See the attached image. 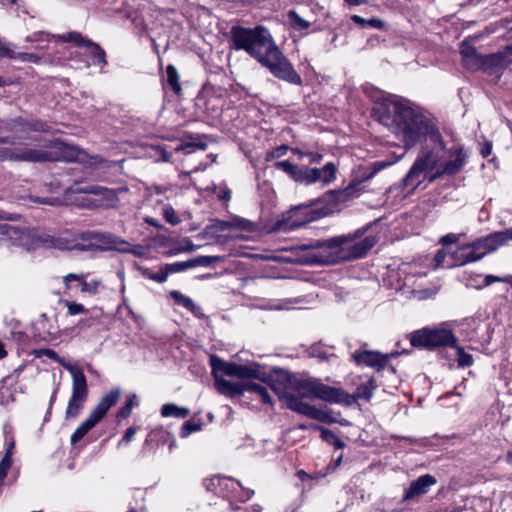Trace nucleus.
<instances>
[{"label": "nucleus", "instance_id": "1", "mask_svg": "<svg viewBox=\"0 0 512 512\" xmlns=\"http://www.w3.org/2000/svg\"><path fill=\"white\" fill-rule=\"evenodd\" d=\"M380 121L410 148L417 143L423 146L411 168L401 181L409 193L422 183L457 174L465 165L467 155L461 147H446L437 127L424 115L407 104L388 100L383 105Z\"/></svg>", "mask_w": 512, "mask_h": 512}, {"label": "nucleus", "instance_id": "2", "mask_svg": "<svg viewBox=\"0 0 512 512\" xmlns=\"http://www.w3.org/2000/svg\"><path fill=\"white\" fill-rule=\"evenodd\" d=\"M7 129L13 133L11 141L8 138H0V160L46 162L67 161L79 162L87 167H97L104 162L99 155H89L76 146L66 144L60 140H51L43 146L32 145L22 140H34L28 136L29 131H43L42 123H27L21 119L13 120Z\"/></svg>", "mask_w": 512, "mask_h": 512}, {"label": "nucleus", "instance_id": "3", "mask_svg": "<svg viewBox=\"0 0 512 512\" xmlns=\"http://www.w3.org/2000/svg\"><path fill=\"white\" fill-rule=\"evenodd\" d=\"M231 42L235 50H244L277 78L300 85L302 80L289 60L282 54L270 32L262 26L253 29L233 27Z\"/></svg>", "mask_w": 512, "mask_h": 512}, {"label": "nucleus", "instance_id": "4", "mask_svg": "<svg viewBox=\"0 0 512 512\" xmlns=\"http://www.w3.org/2000/svg\"><path fill=\"white\" fill-rule=\"evenodd\" d=\"M210 364L215 387L219 393L235 397L251 392L256 394L262 403H272L268 388L254 381L259 378V371L255 367L227 362L217 356L210 357Z\"/></svg>", "mask_w": 512, "mask_h": 512}, {"label": "nucleus", "instance_id": "5", "mask_svg": "<svg viewBox=\"0 0 512 512\" xmlns=\"http://www.w3.org/2000/svg\"><path fill=\"white\" fill-rule=\"evenodd\" d=\"M376 239L372 236L354 242L351 236H340L326 242H317L314 246L328 251V255L318 259L322 263H335L363 257L374 245Z\"/></svg>", "mask_w": 512, "mask_h": 512}, {"label": "nucleus", "instance_id": "6", "mask_svg": "<svg viewBox=\"0 0 512 512\" xmlns=\"http://www.w3.org/2000/svg\"><path fill=\"white\" fill-rule=\"evenodd\" d=\"M16 245L24 247L27 250L36 249L38 247L56 248L60 250L83 249V247L79 246L74 240H70L67 234L59 238H54L42 234L38 230L25 227H23Z\"/></svg>", "mask_w": 512, "mask_h": 512}, {"label": "nucleus", "instance_id": "7", "mask_svg": "<svg viewBox=\"0 0 512 512\" xmlns=\"http://www.w3.org/2000/svg\"><path fill=\"white\" fill-rule=\"evenodd\" d=\"M479 248L480 240L476 239L470 243L460 245L452 252L446 249L439 250L435 256L436 265L443 268H452L475 262L480 258Z\"/></svg>", "mask_w": 512, "mask_h": 512}, {"label": "nucleus", "instance_id": "8", "mask_svg": "<svg viewBox=\"0 0 512 512\" xmlns=\"http://www.w3.org/2000/svg\"><path fill=\"white\" fill-rule=\"evenodd\" d=\"M410 342L414 347L435 348L455 346L456 338L446 325L426 327L411 334Z\"/></svg>", "mask_w": 512, "mask_h": 512}, {"label": "nucleus", "instance_id": "9", "mask_svg": "<svg viewBox=\"0 0 512 512\" xmlns=\"http://www.w3.org/2000/svg\"><path fill=\"white\" fill-rule=\"evenodd\" d=\"M120 396L119 390H111L104 395L97 406L90 412L89 416L83 421L71 436V443L80 441L93 427H95L107 414L108 410L114 406Z\"/></svg>", "mask_w": 512, "mask_h": 512}, {"label": "nucleus", "instance_id": "10", "mask_svg": "<svg viewBox=\"0 0 512 512\" xmlns=\"http://www.w3.org/2000/svg\"><path fill=\"white\" fill-rule=\"evenodd\" d=\"M120 396L119 390H111L104 395L97 406L90 412L89 416L83 421L71 436V443L80 441L93 427H95L107 414L108 410L114 406Z\"/></svg>", "mask_w": 512, "mask_h": 512}, {"label": "nucleus", "instance_id": "11", "mask_svg": "<svg viewBox=\"0 0 512 512\" xmlns=\"http://www.w3.org/2000/svg\"><path fill=\"white\" fill-rule=\"evenodd\" d=\"M120 396L119 390H111L104 395L97 406L90 412L89 416L83 421L71 436V443L80 441L93 427H95L107 414L108 410L114 406Z\"/></svg>", "mask_w": 512, "mask_h": 512}, {"label": "nucleus", "instance_id": "12", "mask_svg": "<svg viewBox=\"0 0 512 512\" xmlns=\"http://www.w3.org/2000/svg\"><path fill=\"white\" fill-rule=\"evenodd\" d=\"M51 39L60 42H73L79 47H86L93 58L92 62L94 65L106 64L104 51L97 44L85 39L78 32H68L60 35H49L47 33L40 32L34 35L33 41L42 42L50 41Z\"/></svg>", "mask_w": 512, "mask_h": 512}, {"label": "nucleus", "instance_id": "13", "mask_svg": "<svg viewBox=\"0 0 512 512\" xmlns=\"http://www.w3.org/2000/svg\"><path fill=\"white\" fill-rule=\"evenodd\" d=\"M271 389L285 402L289 409L320 422L331 423L334 421L327 411L305 403L275 386H271Z\"/></svg>", "mask_w": 512, "mask_h": 512}, {"label": "nucleus", "instance_id": "14", "mask_svg": "<svg viewBox=\"0 0 512 512\" xmlns=\"http://www.w3.org/2000/svg\"><path fill=\"white\" fill-rule=\"evenodd\" d=\"M512 38V27H511ZM512 62V44L508 45L503 51L482 57V73L491 77V81L496 82L503 69Z\"/></svg>", "mask_w": 512, "mask_h": 512}, {"label": "nucleus", "instance_id": "15", "mask_svg": "<svg viewBox=\"0 0 512 512\" xmlns=\"http://www.w3.org/2000/svg\"><path fill=\"white\" fill-rule=\"evenodd\" d=\"M304 389L316 398L330 403H350V396L341 389L333 388L317 381H306Z\"/></svg>", "mask_w": 512, "mask_h": 512}, {"label": "nucleus", "instance_id": "16", "mask_svg": "<svg viewBox=\"0 0 512 512\" xmlns=\"http://www.w3.org/2000/svg\"><path fill=\"white\" fill-rule=\"evenodd\" d=\"M314 220L307 206H298L285 213L277 222L278 230L288 232L298 229Z\"/></svg>", "mask_w": 512, "mask_h": 512}, {"label": "nucleus", "instance_id": "17", "mask_svg": "<svg viewBox=\"0 0 512 512\" xmlns=\"http://www.w3.org/2000/svg\"><path fill=\"white\" fill-rule=\"evenodd\" d=\"M403 284L400 289H406L419 299L428 298L436 293L435 287H427V281L424 274H416L412 271L405 272Z\"/></svg>", "mask_w": 512, "mask_h": 512}, {"label": "nucleus", "instance_id": "18", "mask_svg": "<svg viewBox=\"0 0 512 512\" xmlns=\"http://www.w3.org/2000/svg\"><path fill=\"white\" fill-rule=\"evenodd\" d=\"M87 396L88 387L86 380L72 383V395L68 401V405L65 411L66 420H74L79 416Z\"/></svg>", "mask_w": 512, "mask_h": 512}, {"label": "nucleus", "instance_id": "19", "mask_svg": "<svg viewBox=\"0 0 512 512\" xmlns=\"http://www.w3.org/2000/svg\"><path fill=\"white\" fill-rule=\"evenodd\" d=\"M480 47V40L478 36H470L463 40L460 46V54L462 63L469 71L480 70V56L478 49Z\"/></svg>", "mask_w": 512, "mask_h": 512}, {"label": "nucleus", "instance_id": "20", "mask_svg": "<svg viewBox=\"0 0 512 512\" xmlns=\"http://www.w3.org/2000/svg\"><path fill=\"white\" fill-rule=\"evenodd\" d=\"M65 193H88L100 196V205L102 206H115L118 202L117 191L107 189L98 185H88L80 187L78 185L64 190Z\"/></svg>", "mask_w": 512, "mask_h": 512}, {"label": "nucleus", "instance_id": "21", "mask_svg": "<svg viewBox=\"0 0 512 512\" xmlns=\"http://www.w3.org/2000/svg\"><path fill=\"white\" fill-rule=\"evenodd\" d=\"M437 483L434 476L430 474L421 475L413 480L409 487L404 490L403 501L417 500L429 492L430 488Z\"/></svg>", "mask_w": 512, "mask_h": 512}, {"label": "nucleus", "instance_id": "22", "mask_svg": "<svg viewBox=\"0 0 512 512\" xmlns=\"http://www.w3.org/2000/svg\"><path fill=\"white\" fill-rule=\"evenodd\" d=\"M88 274L69 273L63 277V283L67 290L73 289V283L76 282L81 286V292L88 295H95L99 292L102 285L100 279H87Z\"/></svg>", "mask_w": 512, "mask_h": 512}, {"label": "nucleus", "instance_id": "23", "mask_svg": "<svg viewBox=\"0 0 512 512\" xmlns=\"http://www.w3.org/2000/svg\"><path fill=\"white\" fill-rule=\"evenodd\" d=\"M89 239L99 242L104 250L130 252L128 242L110 233H91Z\"/></svg>", "mask_w": 512, "mask_h": 512}, {"label": "nucleus", "instance_id": "24", "mask_svg": "<svg viewBox=\"0 0 512 512\" xmlns=\"http://www.w3.org/2000/svg\"><path fill=\"white\" fill-rule=\"evenodd\" d=\"M352 357L357 364H363L377 370L383 369L389 360L388 355L374 351L355 352Z\"/></svg>", "mask_w": 512, "mask_h": 512}, {"label": "nucleus", "instance_id": "25", "mask_svg": "<svg viewBox=\"0 0 512 512\" xmlns=\"http://www.w3.org/2000/svg\"><path fill=\"white\" fill-rule=\"evenodd\" d=\"M218 486L217 494L227 500L231 499L234 492H244L246 498H251L254 494L252 490L244 488L240 482L230 477H221Z\"/></svg>", "mask_w": 512, "mask_h": 512}, {"label": "nucleus", "instance_id": "26", "mask_svg": "<svg viewBox=\"0 0 512 512\" xmlns=\"http://www.w3.org/2000/svg\"><path fill=\"white\" fill-rule=\"evenodd\" d=\"M512 240V230L497 232L482 238V257L486 253L494 252L498 247Z\"/></svg>", "mask_w": 512, "mask_h": 512}, {"label": "nucleus", "instance_id": "27", "mask_svg": "<svg viewBox=\"0 0 512 512\" xmlns=\"http://www.w3.org/2000/svg\"><path fill=\"white\" fill-rule=\"evenodd\" d=\"M360 183L353 182L342 190H333L326 194L327 201H333L336 204L345 203L354 197L360 195Z\"/></svg>", "mask_w": 512, "mask_h": 512}, {"label": "nucleus", "instance_id": "28", "mask_svg": "<svg viewBox=\"0 0 512 512\" xmlns=\"http://www.w3.org/2000/svg\"><path fill=\"white\" fill-rule=\"evenodd\" d=\"M295 182L305 185H311L319 181L318 168H310L308 166H299L294 178Z\"/></svg>", "mask_w": 512, "mask_h": 512}, {"label": "nucleus", "instance_id": "29", "mask_svg": "<svg viewBox=\"0 0 512 512\" xmlns=\"http://www.w3.org/2000/svg\"><path fill=\"white\" fill-rule=\"evenodd\" d=\"M170 296L174 299L176 304L186 308L193 314L198 315L200 313V308L194 303V301L181 292L173 290L170 292Z\"/></svg>", "mask_w": 512, "mask_h": 512}, {"label": "nucleus", "instance_id": "30", "mask_svg": "<svg viewBox=\"0 0 512 512\" xmlns=\"http://www.w3.org/2000/svg\"><path fill=\"white\" fill-rule=\"evenodd\" d=\"M376 389V384L373 378H366L362 381L354 395L356 399H364L369 400L373 394V391Z\"/></svg>", "mask_w": 512, "mask_h": 512}, {"label": "nucleus", "instance_id": "31", "mask_svg": "<svg viewBox=\"0 0 512 512\" xmlns=\"http://www.w3.org/2000/svg\"><path fill=\"white\" fill-rule=\"evenodd\" d=\"M23 227L14 226L7 223H0V235L5 237L12 244L16 245Z\"/></svg>", "mask_w": 512, "mask_h": 512}, {"label": "nucleus", "instance_id": "32", "mask_svg": "<svg viewBox=\"0 0 512 512\" xmlns=\"http://www.w3.org/2000/svg\"><path fill=\"white\" fill-rule=\"evenodd\" d=\"M161 415L163 417L185 418L189 415V409L185 407H179L172 403H167L162 406Z\"/></svg>", "mask_w": 512, "mask_h": 512}, {"label": "nucleus", "instance_id": "33", "mask_svg": "<svg viewBox=\"0 0 512 512\" xmlns=\"http://www.w3.org/2000/svg\"><path fill=\"white\" fill-rule=\"evenodd\" d=\"M56 361L65 370H67L70 373L72 380H73L72 383H77V382L86 380L85 375L80 367L71 364L69 361L65 360L64 358L58 357Z\"/></svg>", "mask_w": 512, "mask_h": 512}, {"label": "nucleus", "instance_id": "34", "mask_svg": "<svg viewBox=\"0 0 512 512\" xmlns=\"http://www.w3.org/2000/svg\"><path fill=\"white\" fill-rule=\"evenodd\" d=\"M318 172L319 181L322 182L324 185H328L335 181L337 167L335 166L334 163L329 162L322 169H318Z\"/></svg>", "mask_w": 512, "mask_h": 512}, {"label": "nucleus", "instance_id": "35", "mask_svg": "<svg viewBox=\"0 0 512 512\" xmlns=\"http://www.w3.org/2000/svg\"><path fill=\"white\" fill-rule=\"evenodd\" d=\"M310 427L320 430L321 438L328 444L333 445L339 449L344 447V443L331 430L323 428L319 425H311Z\"/></svg>", "mask_w": 512, "mask_h": 512}, {"label": "nucleus", "instance_id": "36", "mask_svg": "<svg viewBox=\"0 0 512 512\" xmlns=\"http://www.w3.org/2000/svg\"><path fill=\"white\" fill-rule=\"evenodd\" d=\"M351 20L355 24H357L361 27L369 26V27L375 28V29H382L384 27V22L380 18H377V17L367 20L359 15H352Z\"/></svg>", "mask_w": 512, "mask_h": 512}, {"label": "nucleus", "instance_id": "37", "mask_svg": "<svg viewBox=\"0 0 512 512\" xmlns=\"http://www.w3.org/2000/svg\"><path fill=\"white\" fill-rule=\"evenodd\" d=\"M287 21L289 25L298 31L305 30L309 28L310 23L300 17L295 11H289L287 14Z\"/></svg>", "mask_w": 512, "mask_h": 512}, {"label": "nucleus", "instance_id": "38", "mask_svg": "<svg viewBox=\"0 0 512 512\" xmlns=\"http://www.w3.org/2000/svg\"><path fill=\"white\" fill-rule=\"evenodd\" d=\"M231 225L232 228H239L247 232H253L256 229V226L253 222L238 216H235L231 219Z\"/></svg>", "mask_w": 512, "mask_h": 512}, {"label": "nucleus", "instance_id": "39", "mask_svg": "<svg viewBox=\"0 0 512 512\" xmlns=\"http://www.w3.org/2000/svg\"><path fill=\"white\" fill-rule=\"evenodd\" d=\"M142 275L145 276L146 278L153 280L155 282H158V283H164L168 279V274H167L164 266L161 267L160 271L157 273L152 272L147 268L142 269Z\"/></svg>", "mask_w": 512, "mask_h": 512}, {"label": "nucleus", "instance_id": "40", "mask_svg": "<svg viewBox=\"0 0 512 512\" xmlns=\"http://www.w3.org/2000/svg\"><path fill=\"white\" fill-rule=\"evenodd\" d=\"M61 303H63L66 306L67 315L69 316L80 315L87 312V309L81 303L68 300H62Z\"/></svg>", "mask_w": 512, "mask_h": 512}, {"label": "nucleus", "instance_id": "41", "mask_svg": "<svg viewBox=\"0 0 512 512\" xmlns=\"http://www.w3.org/2000/svg\"><path fill=\"white\" fill-rule=\"evenodd\" d=\"M164 268L169 276L170 274L182 272V271L192 268V264H191V261L188 260V261H183V262H175V263H171V264H166V265H164Z\"/></svg>", "mask_w": 512, "mask_h": 512}, {"label": "nucleus", "instance_id": "42", "mask_svg": "<svg viewBox=\"0 0 512 512\" xmlns=\"http://www.w3.org/2000/svg\"><path fill=\"white\" fill-rule=\"evenodd\" d=\"M222 260V256H198L190 261L192 264V268H194L196 266H209L215 262H219Z\"/></svg>", "mask_w": 512, "mask_h": 512}, {"label": "nucleus", "instance_id": "43", "mask_svg": "<svg viewBox=\"0 0 512 512\" xmlns=\"http://www.w3.org/2000/svg\"><path fill=\"white\" fill-rule=\"evenodd\" d=\"M482 168L486 170L484 177L491 181L495 178V172L499 169V162L496 157H492L486 164H482Z\"/></svg>", "mask_w": 512, "mask_h": 512}, {"label": "nucleus", "instance_id": "44", "mask_svg": "<svg viewBox=\"0 0 512 512\" xmlns=\"http://www.w3.org/2000/svg\"><path fill=\"white\" fill-rule=\"evenodd\" d=\"M275 167L277 169L285 172L287 175H289L294 180L299 166L291 163L288 160H284V161L277 162L275 164Z\"/></svg>", "mask_w": 512, "mask_h": 512}, {"label": "nucleus", "instance_id": "45", "mask_svg": "<svg viewBox=\"0 0 512 512\" xmlns=\"http://www.w3.org/2000/svg\"><path fill=\"white\" fill-rule=\"evenodd\" d=\"M167 81L169 83V85L177 92L180 90V85H179V77H178V73H177V70L174 66L172 65H169L167 67Z\"/></svg>", "mask_w": 512, "mask_h": 512}, {"label": "nucleus", "instance_id": "46", "mask_svg": "<svg viewBox=\"0 0 512 512\" xmlns=\"http://www.w3.org/2000/svg\"><path fill=\"white\" fill-rule=\"evenodd\" d=\"M137 404V397L136 395H130L127 398L126 404L120 409L118 412V417L120 418H126L130 415L133 407Z\"/></svg>", "mask_w": 512, "mask_h": 512}, {"label": "nucleus", "instance_id": "47", "mask_svg": "<svg viewBox=\"0 0 512 512\" xmlns=\"http://www.w3.org/2000/svg\"><path fill=\"white\" fill-rule=\"evenodd\" d=\"M462 281L468 287L479 288V274L465 271L462 276Z\"/></svg>", "mask_w": 512, "mask_h": 512}, {"label": "nucleus", "instance_id": "48", "mask_svg": "<svg viewBox=\"0 0 512 512\" xmlns=\"http://www.w3.org/2000/svg\"><path fill=\"white\" fill-rule=\"evenodd\" d=\"M456 348V356L458 359V363L462 367H466L472 364V357L470 354L466 353L463 348L455 346Z\"/></svg>", "mask_w": 512, "mask_h": 512}, {"label": "nucleus", "instance_id": "49", "mask_svg": "<svg viewBox=\"0 0 512 512\" xmlns=\"http://www.w3.org/2000/svg\"><path fill=\"white\" fill-rule=\"evenodd\" d=\"M195 149L205 150L206 149V144H204V143H196V142H186V143L181 144L178 147H176L175 150L177 152L184 151L186 153H191Z\"/></svg>", "mask_w": 512, "mask_h": 512}, {"label": "nucleus", "instance_id": "50", "mask_svg": "<svg viewBox=\"0 0 512 512\" xmlns=\"http://www.w3.org/2000/svg\"><path fill=\"white\" fill-rule=\"evenodd\" d=\"M221 476H212L210 478H206L203 481V485L207 491L213 492L215 494L218 493V483L220 482Z\"/></svg>", "mask_w": 512, "mask_h": 512}, {"label": "nucleus", "instance_id": "51", "mask_svg": "<svg viewBox=\"0 0 512 512\" xmlns=\"http://www.w3.org/2000/svg\"><path fill=\"white\" fill-rule=\"evenodd\" d=\"M163 215L165 220L172 225H176L180 222L179 217L176 215L175 210L171 206H165L163 208Z\"/></svg>", "mask_w": 512, "mask_h": 512}, {"label": "nucleus", "instance_id": "52", "mask_svg": "<svg viewBox=\"0 0 512 512\" xmlns=\"http://www.w3.org/2000/svg\"><path fill=\"white\" fill-rule=\"evenodd\" d=\"M0 57H8L16 59V52L11 45L0 40Z\"/></svg>", "mask_w": 512, "mask_h": 512}, {"label": "nucleus", "instance_id": "53", "mask_svg": "<svg viewBox=\"0 0 512 512\" xmlns=\"http://www.w3.org/2000/svg\"><path fill=\"white\" fill-rule=\"evenodd\" d=\"M485 285L489 286L494 282H505L512 284V276H494V275H487L484 279Z\"/></svg>", "mask_w": 512, "mask_h": 512}, {"label": "nucleus", "instance_id": "54", "mask_svg": "<svg viewBox=\"0 0 512 512\" xmlns=\"http://www.w3.org/2000/svg\"><path fill=\"white\" fill-rule=\"evenodd\" d=\"M16 58L23 62L40 63L41 57L33 53H16Z\"/></svg>", "mask_w": 512, "mask_h": 512}, {"label": "nucleus", "instance_id": "55", "mask_svg": "<svg viewBox=\"0 0 512 512\" xmlns=\"http://www.w3.org/2000/svg\"><path fill=\"white\" fill-rule=\"evenodd\" d=\"M199 429H200V426L198 424H195V423H192V422L188 421L182 427L181 436L182 437H187L192 432L198 431Z\"/></svg>", "mask_w": 512, "mask_h": 512}, {"label": "nucleus", "instance_id": "56", "mask_svg": "<svg viewBox=\"0 0 512 512\" xmlns=\"http://www.w3.org/2000/svg\"><path fill=\"white\" fill-rule=\"evenodd\" d=\"M135 433H136V428L135 427L128 428L125 431V434L122 437V439L119 441L118 446L120 447V446H123V445H127L133 439Z\"/></svg>", "mask_w": 512, "mask_h": 512}, {"label": "nucleus", "instance_id": "57", "mask_svg": "<svg viewBox=\"0 0 512 512\" xmlns=\"http://www.w3.org/2000/svg\"><path fill=\"white\" fill-rule=\"evenodd\" d=\"M462 236V234H447L441 238L440 242L444 245L456 243L460 241Z\"/></svg>", "mask_w": 512, "mask_h": 512}, {"label": "nucleus", "instance_id": "58", "mask_svg": "<svg viewBox=\"0 0 512 512\" xmlns=\"http://www.w3.org/2000/svg\"><path fill=\"white\" fill-rule=\"evenodd\" d=\"M402 158V155L399 156L397 159H395L394 161H377L373 164V173H376L390 165H392L393 163L397 162L399 159Z\"/></svg>", "mask_w": 512, "mask_h": 512}, {"label": "nucleus", "instance_id": "59", "mask_svg": "<svg viewBox=\"0 0 512 512\" xmlns=\"http://www.w3.org/2000/svg\"><path fill=\"white\" fill-rule=\"evenodd\" d=\"M213 227L217 230V231H226V230H229L232 228V225H231V220L229 221H222V220H217L215 222V224L213 225Z\"/></svg>", "mask_w": 512, "mask_h": 512}, {"label": "nucleus", "instance_id": "60", "mask_svg": "<svg viewBox=\"0 0 512 512\" xmlns=\"http://www.w3.org/2000/svg\"><path fill=\"white\" fill-rule=\"evenodd\" d=\"M305 156L309 159L310 163L318 164L322 161V154L318 152H307Z\"/></svg>", "mask_w": 512, "mask_h": 512}, {"label": "nucleus", "instance_id": "61", "mask_svg": "<svg viewBox=\"0 0 512 512\" xmlns=\"http://www.w3.org/2000/svg\"><path fill=\"white\" fill-rule=\"evenodd\" d=\"M249 499L250 498H246L245 497V493L244 492H234V493H232V496H231V499H229V502H230L231 508L234 509V507H233V501L234 500H238L240 502H244V501H247Z\"/></svg>", "mask_w": 512, "mask_h": 512}, {"label": "nucleus", "instance_id": "62", "mask_svg": "<svg viewBox=\"0 0 512 512\" xmlns=\"http://www.w3.org/2000/svg\"><path fill=\"white\" fill-rule=\"evenodd\" d=\"M492 152V143L491 142H485L482 144V158H486L491 155Z\"/></svg>", "mask_w": 512, "mask_h": 512}, {"label": "nucleus", "instance_id": "63", "mask_svg": "<svg viewBox=\"0 0 512 512\" xmlns=\"http://www.w3.org/2000/svg\"><path fill=\"white\" fill-rule=\"evenodd\" d=\"M288 147L287 146H280L278 147L277 149H275L272 153H271V158H278V157H281L283 156L286 151H287Z\"/></svg>", "mask_w": 512, "mask_h": 512}, {"label": "nucleus", "instance_id": "64", "mask_svg": "<svg viewBox=\"0 0 512 512\" xmlns=\"http://www.w3.org/2000/svg\"><path fill=\"white\" fill-rule=\"evenodd\" d=\"M197 248L196 245H194L189 239L186 240V246L179 249V252H192L195 251Z\"/></svg>", "mask_w": 512, "mask_h": 512}]
</instances>
